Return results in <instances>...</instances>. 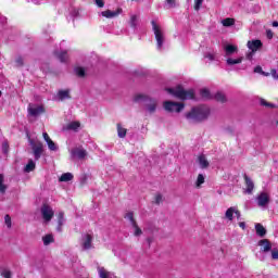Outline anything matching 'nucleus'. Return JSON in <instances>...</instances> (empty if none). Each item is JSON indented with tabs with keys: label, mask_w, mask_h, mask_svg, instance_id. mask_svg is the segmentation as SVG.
I'll list each match as a JSON object with an SVG mask.
<instances>
[{
	"label": "nucleus",
	"mask_w": 278,
	"mask_h": 278,
	"mask_svg": "<svg viewBox=\"0 0 278 278\" xmlns=\"http://www.w3.org/2000/svg\"><path fill=\"white\" fill-rule=\"evenodd\" d=\"M168 94H173L176 99H180L181 101H188L190 99H194V89H184L181 86H177L175 88H166L165 89Z\"/></svg>",
	"instance_id": "f257e3e1"
},
{
	"label": "nucleus",
	"mask_w": 278,
	"mask_h": 278,
	"mask_svg": "<svg viewBox=\"0 0 278 278\" xmlns=\"http://www.w3.org/2000/svg\"><path fill=\"white\" fill-rule=\"evenodd\" d=\"M210 116V108L207 106H197L191 110V112L186 114V118L189 121H205Z\"/></svg>",
	"instance_id": "f03ea898"
},
{
	"label": "nucleus",
	"mask_w": 278,
	"mask_h": 278,
	"mask_svg": "<svg viewBox=\"0 0 278 278\" xmlns=\"http://www.w3.org/2000/svg\"><path fill=\"white\" fill-rule=\"evenodd\" d=\"M151 23L154 38L156 40V48L159 51H162V49H164V42H166V34L164 33V29H162V26L157 25L155 21H152Z\"/></svg>",
	"instance_id": "7ed1b4c3"
},
{
	"label": "nucleus",
	"mask_w": 278,
	"mask_h": 278,
	"mask_svg": "<svg viewBox=\"0 0 278 278\" xmlns=\"http://www.w3.org/2000/svg\"><path fill=\"white\" fill-rule=\"evenodd\" d=\"M135 101H144L146 102V110L147 112H149V114H153L155 113V111L157 110V100L153 99V98H149L147 96L143 94H137L135 97Z\"/></svg>",
	"instance_id": "20e7f679"
},
{
	"label": "nucleus",
	"mask_w": 278,
	"mask_h": 278,
	"mask_svg": "<svg viewBox=\"0 0 278 278\" xmlns=\"http://www.w3.org/2000/svg\"><path fill=\"white\" fill-rule=\"evenodd\" d=\"M254 201L257 207L266 210L270 205V193L268 191H261L256 194Z\"/></svg>",
	"instance_id": "39448f33"
},
{
	"label": "nucleus",
	"mask_w": 278,
	"mask_h": 278,
	"mask_svg": "<svg viewBox=\"0 0 278 278\" xmlns=\"http://www.w3.org/2000/svg\"><path fill=\"white\" fill-rule=\"evenodd\" d=\"M29 146L33 150V155L36 161L40 160L42 157V153H45V144H42V141H36L31 138L28 139Z\"/></svg>",
	"instance_id": "423d86ee"
},
{
	"label": "nucleus",
	"mask_w": 278,
	"mask_h": 278,
	"mask_svg": "<svg viewBox=\"0 0 278 278\" xmlns=\"http://www.w3.org/2000/svg\"><path fill=\"white\" fill-rule=\"evenodd\" d=\"M247 47L251 51L247 54V58L253 60V55H255L258 49H262L263 43L260 39H253L248 41Z\"/></svg>",
	"instance_id": "0eeeda50"
},
{
	"label": "nucleus",
	"mask_w": 278,
	"mask_h": 278,
	"mask_svg": "<svg viewBox=\"0 0 278 278\" xmlns=\"http://www.w3.org/2000/svg\"><path fill=\"white\" fill-rule=\"evenodd\" d=\"M163 108L165 112H176L179 113L184 110V103L165 101L163 102Z\"/></svg>",
	"instance_id": "6e6552de"
},
{
	"label": "nucleus",
	"mask_w": 278,
	"mask_h": 278,
	"mask_svg": "<svg viewBox=\"0 0 278 278\" xmlns=\"http://www.w3.org/2000/svg\"><path fill=\"white\" fill-rule=\"evenodd\" d=\"M41 216L43 219V223H51V219L54 216L53 207L49 206V204H43L40 208Z\"/></svg>",
	"instance_id": "1a4fd4ad"
},
{
	"label": "nucleus",
	"mask_w": 278,
	"mask_h": 278,
	"mask_svg": "<svg viewBox=\"0 0 278 278\" xmlns=\"http://www.w3.org/2000/svg\"><path fill=\"white\" fill-rule=\"evenodd\" d=\"M126 220H128L134 229V236L139 237L142 233V229L138 227L136 219H134V213L129 212L125 215Z\"/></svg>",
	"instance_id": "9d476101"
},
{
	"label": "nucleus",
	"mask_w": 278,
	"mask_h": 278,
	"mask_svg": "<svg viewBox=\"0 0 278 278\" xmlns=\"http://www.w3.org/2000/svg\"><path fill=\"white\" fill-rule=\"evenodd\" d=\"M243 178L245 181L244 193L253 194V190H255V182H253V179H251V177H249L247 174H244Z\"/></svg>",
	"instance_id": "9b49d317"
},
{
	"label": "nucleus",
	"mask_w": 278,
	"mask_h": 278,
	"mask_svg": "<svg viewBox=\"0 0 278 278\" xmlns=\"http://www.w3.org/2000/svg\"><path fill=\"white\" fill-rule=\"evenodd\" d=\"M71 155L77 160H84L88 152L84 148H74L71 150Z\"/></svg>",
	"instance_id": "f8f14e48"
},
{
	"label": "nucleus",
	"mask_w": 278,
	"mask_h": 278,
	"mask_svg": "<svg viewBox=\"0 0 278 278\" xmlns=\"http://www.w3.org/2000/svg\"><path fill=\"white\" fill-rule=\"evenodd\" d=\"M258 247H261L262 253H268L273 251V243L268 239H262L258 241Z\"/></svg>",
	"instance_id": "ddd939ff"
},
{
	"label": "nucleus",
	"mask_w": 278,
	"mask_h": 278,
	"mask_svg": "<svg viewBox=\"0 0 278 278\" xmlns=\"http://www.w3.org/2000/svg\"><path fill=\"white\" fill-rule=\"evenodd\" d=\"M43 112H45V109L40 105H34V104L28 105V114L30 116H40V114H42Z\"/></svg>",
	"instance_id": "4468645a"
},
{
	"label": "nucleus",
	"mask_w": 278,
	"mask_h": 278,
	"mask_svg": "<svg viewBox=\"0 0 278 278\" xmlns=\"http://www.w3.org/2000/svg\"><path fill=\"white\" fill-rule=\"evenodd\" d=\"M81 248L84 251L92 249V237L90 235H84L81 239Z\"/></svg>",
	"instance_id": "2eb2a0df"
},
{
	"label": "nucleus",
	"mask_w": 278,
	"mask_h": 278,
	"mask_svg": "<svg viewBox=\"0 0 278 278\" xmlns=\"http://www.w3.org/2000/svg\"><path fill=\"white\" fill-rule=\"evenodd\" d=\"M42 136H43V140L48 144V149L50 151H58V144H55V142H53V140H51V137H49V134L43 132Z\"/></svg>",
	"instance_id": "dca6fc26"
},
{
	"label": "nucleus",
	"mask_w": 278,
	"mask_h": 278,
	"mask_svg": "<svg viewBox=\"0 0 278 278\" xmlns=\"http://www.w3.org/2000/svg\"><path fill=\"white\" fill-rule=\"evenodd\" d=\"M225 56L229 58L230 55H233V53H238V47L235 45H226L224 47Z\"/></svg>",
	"instance_id": "f3484780"
},
{
	"label": "nucleus",
	"mask_w": 278,
	"mask_h": 278,
	"mask_svg": "<svg viewBox=\"0 0 278 278\" xmlns=\"http://www.w3.org/2000/svg\"><path fill=\"white\" fill-rule=\"evenodd\" d=\"M79 127H81V124L79 122H70L64 129L66 131H79Z\"/></svg>",
	"instance_id": "a211bd4d"
},
{
	"label": "nucleus",
	"mask_w": 278,
	"mask_h": 278,
	"mask_svg": "<svg viewBox=\"0 0 278 278\" xmlns=\"http://www.w3.org/2000/svg\"><path fill=\"white\" fill-rule=\"evenodd\" d=\"M198 164L200 168H207L210 166V161H207V157H205V154H201L198 157Z\"/></svg>",
	"instance_id": "6ab92c4d"
},
{
	"label": "nucleus",
	"mask_w": 278,
	"mask_h": 278,
	"mask_svg": "<svg viewBox=\"0 0 278 278\" xmlns=\"http://www.w3.org/2000/svg\"><path fill=\"white\" fill-rule=\"evenodd\" d=\"M244 60V56H240L237 59L228 58L226 60L227 66H236V64H242V61Z\"/></svg>",
	"instance_id": "aec40b11"
},
{
	"label": "nucleus",
	"mask_w": 278,
	"mask_h": 278,
	"mask_svg": "<svg viewBox=\"0 0 278 278\" xmlns=\"http://www.w3.org/2000/svg\"><path fill=\"white\" fill-rule=\"evenodd\" d=\"M58 99L59 101H64L65 99H71V90H59L58 92Z\"/></svg>",
	"instance_id": "412c9836"
},
{
	"label": "nucleus",
	"mask_w": 278,
	"mask_h": 278,
	"mask_svg": "<svg viewBox=\"0 0 278 278\" xmlns=\"http://www.w3.org/2000/svg\"><path fill=\"white\" fill-rule=\"evenodd\" d=\"M98 273H99L100 278H117L112 273L105 270V268H103V267H100L98 269Z\"/></svg>",
	"instance_id": "4be33fe9"
},
{
	"label": "nucleus",
	"mask_w": 278,
	"mask_h": 278,
	"mask_svg": "<svg viewBox=\"0 0 278 278\" xmlns=\"http://www.w3.org/2000/svg\"><path fill=\"white\" fill-rule=\"evenodd\" d=\"M256 236L264 238L266 236V228L262 224H255Z\"/></svg>",
	"instance_id": "5701e85b"
},
{
	"label": "nucleus",
	"mask_w": 278,
	"mask_h": 278,
	"mask_svg": "<svg viewBox=\"0 0 278 278\" xmlns=\"http://www.w3.org/2000/svg\"><path fill=\"white\" fill-rule=\"evenodd\" d=\"M117 15L118 12L116 11L106 10L101 12V16H104V18H115Z\"/></svg>",
	"instance_id": "b1692460"
},
{
	"label": "nucleus",
	"mask_w": 278,
	"mask_h": 278,
	"mask_svg": "<svg viewBox=\"0 0 278 278\" xmlns=\"http://www.w3.org/2000/svg\"><path fill=\"white\" fill-rule=\"evenodd\" d=\"M222 25L224 27H233V25H236V20L231 17L224 18Z\"/></svg>",
	"instance_id": "393cba45"
},
{
	"label": "nucleus",
	"mask_w": 278,
	"mask_h": 278,
	"mask_svg": "<svg viewBox=\"0 0 278 278\" xmlns=\"http://www.w3.org/2000/svg\"><path fill=\"white\" fill-rule=\"evenodd\" d=\"M56 58L62 63L67 62L68 61V52H66V51L56 52Z\"/></svg>",
	"instance_id": "a878e982"
},
{
	"label": "nucleus",
	"mask_w": 278,
	"mask_h": 278,
	"mask_svg": "<svg viewBox=\"0 0 278 278\" xmlns=\"http://www.w3.org/2000/svg\"><path fill=\"white\" fill-rule=\"evenodd\" d=\"M233 214H236V206H231L226 211L225 218L227 220H233Z\"/></svg>",
	"instance_id": "bb28decb"
},
{
	"label": "nucleus",
	"mask_w": 278,
	"mask_h": 278,
	"mask_svg": "<svg viewBox=\"0 0 278 278\" xmlns=\"http://www.w3.org/2000/svg\"><path fill=\"white\" fill-rule=\"evenodd\" d=\"M64 225V212H60L58 215V231H62V226Z\"/></svg>",
	"instance_id": "cd10ccee"
},
{
	"label": "nucleus",
	"mask_w": 278,
	"mask_h": 278,
	"mask_svg": "<svg viewBox=\"0 0 278 278\" xmlns=\"http://www.w3.org/2000/svg\"><path fill=\"white\" fill-rule=\"evenodd\" d=\"M117 136L118 138H125V136H127V128H124L121 124H117Z\"/></svg>",
	"instance_id": "c85d7f7f"
},
{
	"label": "nucleus",
	"mask_w": 278,
	"mask_h": 278,
	"mask_svg": "<svg viewBox=\"0 0 278 278\" xmlns=\"http://www.w3.org/2000/svg\"><path fill=\"white\" fill-rule=\"evenodd\" d=\"M36 168V163L34 161L29 160L26 166L24 167L25 173H31Z\"/></svg>",
	"instance_id": "c756f323"
},
{
	"label": "nucleus",
	"mask_w": 278,
	"mask_h": 278,
	"mask_svg": "<svg viewBox=\"0 0 278 278\" xmlns=\"http://www.w3.org/2000/svg\"><path fill=\"white\" fill-rule=\"evenodd\" d=\"M129 25L132 29H138V16L131 15Z\"/></svg>",
	"instance_id": "7c9ffc66"
},
{
	"label": "nucleus",
	"mask_w": 278,
	"mask_h": 278,
	"mask_svg": "<svg viewBox=\"0 0 278 278\" xmlns=\"http://www.w3.org/2000/svg\"><path fill=\"white\" fill-rule=\"evenodd\" d=\"M3 174H0V193L5 194V190H8V186L3 184Z\"/></svg>",
	"instance_id": "2f4dec72"
},
{
	"label": "nucleus",
	"mask_w": 278,
	"mask_h": 278,
	"mask_svg": "<svg viewBox=\"0 0 278 278\" xmlns=\"http://www.w3.org/2000/svg\"><path fill=\"white\" fill-rule=\"evenodd\" d=\"M203 184H205V176H203V174H199L197 181H195L197 188H201V186H203Z\"/></svg>",
	"instance_id": "473e14b6"
},
{
	"label": "nucleus",
	"mask_w": 278,
	"mask_h": 278,
	"mask_svg": "<svg viewBox=\"0 0 278 278\" xmlns=\"http://www.w3.org/2000/svg\"><path fill=\"white\" fill-rule=\"evenodd\" d=\"M200 97L204 100L212 99V93H210V90L207 89H202L200 91Z\"/></svg>",
	"instance_id": "72a5a7b5"
},
{
	"label": "nucleus",
	"mask_w": 278,
	"mask_h": 278,
	"mask_svg": "<svg viewBox=\"0 0 278 278\" xmlns=\"http://www.w3.org/2000/svg\"><path fill=\"white\" fill-rule=\"evenodd\" d=\"M215 101H219V103H225V101H227V97L223 92H217L215 94Z\"/></svg>",
	"instance_id": "f704fd0d"
},
{
	"label": "nucleus",
	"mask_w": 278,
	"mask_h": 278,
	"mask_svg": "<svg viewBox=\"0 0 278 278\" xmlns=\"http://www.w3.org/2000/svg\"><path fill=\"white\" fill-rule=\"evenodd\" d=\"M73 179V174L71 173H65L63 174L60 178L59 181H72Z\"/></svg>",
	"instance_id": "c9c22d12"
},
{
	"label": "nucleus",
	"mask_w": 278,
	"mask_h": 278,
	"mask_svg": "<svg viewBox=\"0 0 278 278\" xmlns=\"http://www.w3.org/2000/svg\"><path fill=\"white\" fill-rule=\"evenodd\" d=\"M74 72L76 73L77 77H86V70H84V67H76Z\"/></svg>",
	"instance_id": "e433bc0d"
},
{
	"label": "nucleus",
	"mask_w": 278,
	"mask_h": 278,
	"mask_svg": "<svg viewBox=\"0 0 278 278\" xmlns=\"http://www.w3.org/2000/svg\"><path fill=\"white\" fill-rule=\"evenodd\" d=\"M43 244L47 247L53 242V236L52 235H46L43 238Z\"/></svg>",
	"instance_id": "4c0bfd02"
},
{
	"label": "nucleus",
	"mask_w": 278,
	"mask_h": 278,
	"mask_svg": "<svg viewBox=\"0 0 278 278\" xmlns=\"http://www.w3.org/2000/svg\"><path fill=\"white\" fill-rule=\"evenodd\" d=\"M261 105H264L265 108H271V109L277 108L276 104H273V103H270V102H267V101L264 100V99H261Z\"/></svg>",
	"instance_id": "58836bf2"
},
{
	"label": "nucleus",
	"mask_w": 278,
	"mask_h": 278,
	"mask_svg": "<svg viewBox=\"0 0 278 278\" xmlns=\"http://www.w3.org/2000/svg\"><path fill=\"white\" fill-rule=\"evenodd\" d=\"M1 275L4 278H12V271H10V269H7V268L1 269Z\"/></svg>",
	"instance_id": "ea45409f"
},
{
	"label": "nucleus",
	"mask_w": 278,
	"mask_h": 278,
	"mask_svg": "<svg viewBox=\"0 0 278 278\" xmlns=\"http://www.w3.org/2000/svg\"><path fill=\"white\" fill-rule=\"evenodd\" d=\"M4 223L8 227V229L12 228V217H10V215L4 216Z\"/></svg>",
	"instance_id": "a19ab883"
},
{
	"label": "nucleus",
	"mask_w": 278,
	"mask_h": 278,
	"mask_svg": "<svg viewBox=\"0 0 278 278\" xmlns=\"http://www.w3.org/2000/svg\"><path fill=\"white\" fill-rule=\"evenodd\" d=\"M201 5H203V0H194V10L199 12L201 10Z\"/></svg>",
	"instance_id": "79ce46f5"
},
{
	"label": "nucleus",
	"mask_w": 278,
	"mask_h": 278,
	"mask_svg": "<svg viewBox=\"0 0 278 278\" xmlns=\"http://www.w3.org/2000/svg\"><path fill=\"white\" fill-rule=\"evenodd\" d=\"M204 58H206V60H208L210 62H214L216 60V56L212 52L206 53Z\"/></svg>",
	"instance_id": "37998d69"
},
{
	"label": "nucleus",
	"mask_w": 278,
	"mask_h": 278,
	"mask_svg": "<svg viewBox=\"0 0 278 278\" xmlns=\"http://www.w3.org/2000/svg\"><path fill=\"white\" fill-rule=\"evenodd\" d=\"M10 146H8V142L2 143V153L7 155V153L10 151Z\"/></svg>",
	"instance_id": "c03bdc74"
},
{
	"label": "nucleus",
	"mask_w": 278,
	"mask_h": 278,
	"mask_svg": "<svg viewBox=\"0 0 278 278\" xmlns=\"http://www.w3.org/2000/svg\"><path fill=\"white\" fill-rule=\"evenodd\" d=\"M271 260H278V249L271 250Z\"/></svg>",
	"instance_id": "a18cd8bd"
},
{
	"label": "nucleus",
	"mask_w": 278,
	"mask_h": 278,
	"mask_svg": "<svg viewBox=\"0 0 278 278\" xmlns=\"http://www.w3.org/2000/svg\"><path fill=\"white\" fill-rule=\"evenodd\" d=\"M175 1L176 0H166L167 8H175Z\"/></svg>",
	"instance_id": "49530a36"
},
{
	"label": "nucleus",
	"mask_w": 278,
	"mask_h": 278,
	"mask_svg": "<svg viewBox=\"0 0 278 278\" xmlns=\"http://www.w3.org/2000/svg\"><path fill=\"white\" fill-rule=\"evenodd\" d=\"M266 36H267L268 40H273V36H275V35H274L273 30L267 29L266 30Z\"/></svg>",
	"instance_id": "de8ad7c7"
},
{
	"label": "nucleus",
	"mask_w": 278,
	"mask_h": 278,
	"mask_svg": "<svg viewBox=\"0 0 278 278\" xmlns=\"http://www.w3.org/2000/svg\"><path fill=\"white\" fill-rule=\"evenodd\" d=\"M96 5L98 8H103L105 5V2L103 0H96Z\"/></svg>",
	"instance_id": "09e8293b"
},
{
	"label": "nucleus",
	"mask_w": 278,
	"mask_h": 278,
	"mask_svg": "<svg viewBox=\"0 0 278 278\" xmlns=\"http://www.w3.org/2000/svg\"><path fill=\"white\" fill-rule=\"evenodd\" d=\"M16 66H23V59L21 56H17L15 60Z\"/></svg>",
	"instance_id": "8fccbe9b"
},
{
	"label": "nucleus",
	"mask_w": 278,
	"mask_h": 278,
	"mask_svg": "<svg viewBox=\"0 0 278 278\" xmlns=\"http://www.w3.org/2000/svg\"><path fill=\"white\" fill-rule=\"evenodd\" d=\"M155 203H156L157 205H160V203H162V194H157V195L155 197Z\"/></svg>",
	"instance_id": "3c124183"
},
{
	"label": "nucleus",
	"mask_w": 278,
	"mask_h": 278,
	"mask_svg": "<svg viewBox=\"0 0 278 278\" xmlns=\"http://www.w3.org/2000/svg\"><path fill=\"white\" fill-rule=\"evenodd\" d=\"M0 23H2V25H5V23H8V18L5 16L0 15Z\"/></svg>",
	"instance_id": "603ef678"
},
{
	"label": "nucleus",
	"mask_w": 278,
	"mask_h": 278,
	"mask_svg": "<svg viewBox=\"0 0 278 278\" xmlns=\"http://www.w3.org/2000/svg\"><path fill=\"white\" fill-rule=\"evenodd\" d=\"M271 76L274 77V79H278L277 70H271Z\"/></svg>",
	"instance_id": "864d4df0"
},
{
	"label": "nucleus",
	"mask_w": 278,
	"mask_h": 278,
	"mask_svg": "<svg viewBox=\"0 0 278 278\" xmlns=\"http://www.w3.org/2000/svg\"><path fill=\"white\" fill-rule=\"evenodd\" d=\"M254 73H262V66L257 65L254 67Z\"/></svg>",
	"instance_id": "5fc2aeb1"
},
{
	"label": "nucleus",
	"mask_w": 278,
	"mask_h": 278,
	"mask_svg": "<svg viewBox=\"0 0 278 278\" xmlns=\"http://www.w3.org/2000/svg\"><path fill=\"white\" fill-rule=\"evenodd\" d=\"M239 227H240L241 229H247V224H245L244 222H240V223H239Z\"/></svg>",
	"instance_id": "6e6d98bb"
},
{
	"label": "nucleus",
	"mask_w": 278,
	"mask_h": 278,
	"mask_svg": "<svg viewBox=\"0 0 278 278\" xmlns=\"http://www.w3.org/2000/svg\"><path fill=\"white\" fill-rule=\"evenodd\" d=\"M235 215L237 216L238 219H240V211H238V207H236V211H235Z\"/></svg>",
	"instance_id": "4d7b16f0"
},
{
	"label": "nucleus",
	"mask_w": 278,
	"mask_h": 278,
	"mask_svg": "<svg viewBox=\"0 0 278 278\" xmlns=\"http://www.w3.org/2000/svg\"><path fill=\"white\" fill-rule=\"evenodd\" d=\"M271 25H273V27H278V22H277V21H274V22L271 23Z\"/></svg>",
	"instance_id": "13d9d810"
},
{
	"label": "nucleus",
	"mask_w": 278,
	"mask_h": 278,
	"mask_svg": "<svg viewBox=\"0 0 278 278\" xmlns=\"http://www.w3.org/2000/svg\"><path fill=\"white\" fill-rule=\"evenodd\" d=\"M148 243L151 244V239H148Z\"/></svg>",
	"instance_id": "bf43d9fd"
},
{
	"label": "nucleus",
	"mask_w": 278,
	"mask_h": 278,
	"mask_svg": "<svg viewBox=\"0 0 278 278\" xmlns=\"http://www.w3.org/2000/svg\"><path fill=\"white\" fill-rule=\"evenodd\" d=\"M0 97H1V91H0Z\"/></svg>",
	"instance_id": "052dcab7"
}]
</instances>
